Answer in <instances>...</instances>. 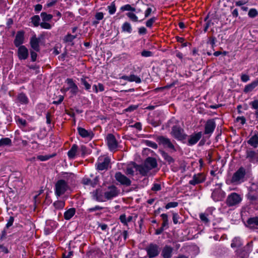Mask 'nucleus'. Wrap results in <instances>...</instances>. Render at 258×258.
<instances>
[{
  "mask_svg": "<svg viewBox=\"0 0 258 258\" xmlns=\"http://www.w3.org/2000/svg\"><path fill=\"white\" fill-rule=\"evenodd\" d=\"M242 245L241 240L240 238L235 237L234 238L231 244L232 247H239Z\"/></svg>",
  "mask_w": 258,
  "mask_h": 258,
  "instance_id": "32",
  "label": "nucleus"
},
{
  "mask_svg": "<svg viewBox=\"0 0 258 258\" xmlns=\"http://www.w3.org/2000/svg\"><path fill=\"white\" fill-rule=\"evenodd\" d=\"M149 258H154L158 256L160 253L159 246L156 244L150 243L146 248Z\"/></svg>",
  "mask_w": 258,
  "mask_h": 258,
  "instance_id": "4",
  "label": "nucleus"
},
{
  "mask_svg": "<svg viewBox=\"0 0 258 258\" xmlns=\"http://www.w3.org/2000/svg\"><path fill=\"white\" fill-rule=\"evenodd\" d=\"M18 101L22 104H27L28 102V98L23 93H21L18 95L17 97Z\"/></svg>",
  "mask_w": 258,
  "mask_h": 258,
  "instance_id": "30",
  "label": "nucleus"
},
{
  "mask_svg": "<svg viewBox=\"0 0 258 258\" xmlns=\"http://www.w3.org/2000/svg\"><path fill=\"white\" fill-rule=\"evenodd\" d=\"M68 85V87L64 88L65 92L70 91L72 95L74 96L77 94L78 92L79 89L77 85L74 82L72 79H67L66 81Z\"/></svg>",
  "mask_w": 258,
  "mask_h": 258,
  "instance_id": "6",
  "label": "nucleus"
},
{
  "mask_svg": "<svg viewBox=\"0 0 258 258\" xmlns=\"http://www.w3.org/2000/svg\"><path fill=\"white\" fill-rule=\"evenodd\" d=\"M258 14L257 11L255 9H251L248 12V15L250 18H254Z\"/></svg>",
  "mask_w": 258,
  "mask_h": 258,
  "instance_id": "46",
  "label": "nucleus"
},
{
  "mask_svg": "<svg viewBox=\"0 0 258 258\" xmlns=\"http://www.w3.org/2000/svg\"><path fill=\"white\" fill-rule=\"evenodd\" d=\"M120 10L122 11H132L135 12L136 11V9L134 7H132L131 5L129 4L125 5L123 6H122L120 8Z\"/></svg>",
  "mask_w": 258,
  "mask_h": 258,
  "instance_id": "36",
  "label": "nucleus"
},
{
  "mask_svg": "<svg viewBox=\"0 0 258 258\" xmlns=\"http://www.w3.org/2000/svg\"><path fill=\"white\" fill-rule=\"evenodd\" d=\"M53 205L56 209H62L64 207L65 203L62 201H57L54 203Z\"/></svg>",
  "mask_w": 258,
  "mask_h": 258,
  "instance_id": "37",
  "label": "nucleus"
},
{
  "mask_svg": "<svg viewBox=\"0 0 258 258\" xmlns=\"http://www.w3.org/2000/svg\"><path fill=\"white\" fill-rule=\"evenodd\" d=\"M11 143V140L8 138H3L0 140V145H9Z\"/></svg>",
  "mask_w": 258,
  "mask_h": 258,
  "instance_id": "45",
  "label": "nucleus"
},
{
  "mask_svg": "<svg viewBox=\"0 0 258 258\" xmlns=\"http://www.w3.org/2000/svg\"><path fill=\"white\" fill-rule=\"evenodd\" d=\"M147 29L144 27H141L139 28V33L140 34H145L147 33Z\"/></svg>",
  "mask_w": 258,
  "mask_h": 258,
  "instance_id": "62",
  "label": "nucleus"
},
{
  "mask_svg": "<svg viewBox=\"0 0 258 258\" xmlns=\"http://www.w3.org/2000/svg\"><path fill=\"white\" fill-rule=\"evenodd\" d=\"M186 137V135L182 134L181 130H179L178 128V140H183Z\"/></svg>",
  "mask_w": 258,
  "mask_h": 258,
  "instance_id": "60",
  "label": "nucleus"
},
{
  "mask_svg": "<svg viewBox=\"0 0 258 258\" xmlns=\"http://www.w3.org/2000/svg\"><path fill=\"white\" fill-rule=\"evenodd\" d=\"M80 146H72L68 151V156L70 159H74L78 156H80Z\"/></svg>",
  "mask_w": 258,
  "mask_h": 258,
  "instance_id": "13",
  "label": "nucleus"
},
{
  "mask_svg": "<svg viewBox=\"0 0 258 258\" xmlns=\"http://www.w3.org/2000/svg\"><path fill=\"white\" fill-rule=\"evenodd\" d=\"M250 105L251 106L253 109L258 110V100H254V101L250 103Z\"/></svg>",
  "mask_w": 258,
  "mask_h": 258,
  "instance_id": "51",
  "label": "nucleus"
},
{
  "mask_svg": "<svg viewBox=\"0 0 258 258\" xmlns=\"http://www.w3.org/2000/svg\"><path fill=\"white\" fill-rule=\"evenodd\" d=\"M81 81L82 84L84 85L86 90H89L91 89V85L87 82L85 78H81Z\"/></svg>",
  "mask_w": 258,
  "mask_h": 258,
  "instance_id": "47",
  "label": "nucleus"
},
{
  "mask_svg": "<svg viewBox=\"0 0 258 258\" xmlns=\"http://www.w3.org/2000/svg\"><path fill=\"white\" fill-rule=\"evenodd\" d=\"M115 178L120 184L127 186L131 184V180L120 172L115 173Z\"/></svg>",
  "mask_w": 258,
  "mask_h": 258,
  "instance_id": "8",
  "label": "nucleus"
},
{
  "mask_svg": "<svg viewBox=\"0 0 258 258\" xmlns=\"http://www.w3.org/2000/svg\"><path fill=\"white\" fill-rule=\"evenodd\" d=\"M138 107V106L136 105H131L128 107H127L125 110L127 112H131L135 110H136Z\"/></svg>",
  "mask_w": 258,
  "mask_h": 258,
  "instance_id": "63",
  "label": "nucleus"
},
{
  "mask_svg": "<svg viewBox=\"0 0 258 258\" xmlns=\"http://www.w3.org/2000/svg\"><path fill=\"white\" fill-rule=\"evenodd\" d=\"M79 147L80 148V155L84 156L86 154H89L90 153V150L88 149L86 146H80Z\"/></svg>",
  "mask_w": 258,
  "mask_h": 258,
  "instance_id": "38",
  "label": "nucleus"
},
{
  "mask_svg": "<svg viewBox=\"0 0 258 258\" xmlns=\"http://www.w3.org/2000/svg\"><path fill=\"white\" fill-rule=\"evenodd\" d=\"M39 39L37 38L35 36H33L30 39L31 46L36 51H39Z\"/></svg>",
  "mask_w": 258,
  "mask_h": 258,
  "instance_id": "20",
  "label": "nucleus"
},
{
  "mask_svg": "<svg viewBox=\"0 0 258 258\" xmlns=\"http://www.w3.org/2000/svg\"><path fill=\"white\" fill-rule=\"evenodd\" d=\"M109 13L110 15L114 14L116 12V7L114 2L112 3L111 4L107 7Z\"/></svg>",
  "mask_w": 258,
  "mask_h": 258,
  "instance_id": "43",
  "label": "nucleus"
},
{
  "mask_svg": "<svg viewBox=\"0 0 258 258\" xmlns=\"http://www.w3.org/2000/svg\"><path fill=\"white\" fill-rule=\"evenodd\" d=\"M242 201V197L236 192L230 194L227 199L226 203L229 206H233L239 204Z\"/></svg>",
  "mask_w": 258,
  "mask_h": 258,
  "instance_id": "5",
  "label": "nucleus"
},
{
  "mask_svg": "<svg viewBox=\"0 0 258 258\" xmlns=\"http://www.w3.org/2000/svg\"><path fill=\"white\" fill-rule=\"evenodd\" d=\"M156 141L160 145H172L168 139L162 136L158 137Z\"/></svg>",
  "mask_w": 258,
  "mask_h": 258,
  "instance_id": "25",
  "label": "nucleus"
},
{
  "mask_svg": "<svg viewBox=\"0 0 258 258\" xmlns=\"http://www.w3.org/2000/svg\"><path fill=\"white\" fill-rule=\"evenodd\" d=\"M17 121L18 124L21 125L23 127H25L26 125L27 121L25 119L21 118H18Z\"/></svg>",
  "mask_w": 258,
  "mask_h": 258,
  "instance_id": "50",
  "label": "nucleus"
},
{
  "mask_svg": "<svg viewBox=\"0 0 258 258\" xmlns=\"http://www.w3.org/2000/svg\"><path fill=\"white\" fill-rule=\"evenodd\" d=\"M156 160L152 157H148L142 165H136L135 168L143 176L148 175L150 171L157 167Z\"/></svg>",
  "mask_w": 258,
  "mask_h": 258,
  "instance_id": "2",
  "label": "nucleus"
},
{
  "mask_svg": "<svg viewBox=\"0 0 258 258\" xmlns=\"http://www.w3.org/2000/svg\"><path fill=\"white\" fill-rule=\"evenodd\" d=\"M126 16L133 22H136L138 21V17L133 13L128 12L126 13Z\"/></svg>",
  "mask_w": 258,
  "mask_h": 258,
  "instance_id": "39",
  "label": "nucleus"
},
{
  "mask_svg": "<svg viewBox=\"0 0 258 258\" xmlns=\"http://www.w3.org/2000/svg\"><path fill=\"white\" fill-rule=\"evenodd\" d=\"M78 131L79 135L83 138H87L88 139H91L94 134L91 131H87L82 127H78Z\"/></svg>",
  "mask_w": 258,
  "mask_h": 258,
  "instance_id": "14",
  "label": "nucleus"
},
{
  "mask_svg": "<svg viewBox=\"0 0 258 258\" xmlns=\"http://www.w3.org/2000/svg\"><path fill=\"white\" fill-rule=\"evenodd\" d=\"M130 82H135L136 83H140L141 82V78L134 74L130 75Z\"/></svg>",
  "mask_w": 258,
  "mask_h": 258,
  "instance_id": "41",
  "label": "nucleus"
},
{
  "mask_svg": "<svg viewBox=\"0 0 258 258\" xmlns=\"http://www.w3.org/2000/svg\"><path fill=\"white\" fill-rule=\"evenodd\" d=\"M247 224L250 228H254L258 226V217L250 218L247 221Z\"/></svg>",
  "mask_w": 258,
  "mask_h": 258,
  "instance_id": "27",
  "label": "nucleus"
},
{
  "mask_svg": "<svg viewBox=\"0 0 258 258\" xmlns=\"http://www.w3.org/2000/svg\"><path fill=\"white\" fill-rule=\"evenodd\" d=\"M55 156V154L51 155H39L37 156V159L41 161H46L49 159L50 158Z\"/></svg>",
  "mask_w": 258,
  "mask_h": 258,
  "instance_id": "44",
  "label": "nucleus"
},
{
  "mask_svg": "<svg viewBox=\"0 0 258 258\" xmlns=\"http://www.w3.org/2000/svg\"><path fill=\"white\" fill-rule=\"evenodd\" d=\"M103 209L102 207L99 206H96L94 207L90 208L88 209V211L89 212H93L94 211H97V210H100Z\"/></svg>",
  "mask_w": 258,
  "mask_h": 258,
  "instance_id": "53",
  "label": "nucleus"
},
{
  "mask_svg": "<svg viewBox=\"0 0 258 258\" xmlns=\"http://www.w3.org/2000/svg\"><path fill=\"white\" fill-rule=\"evenodd\" d=\"M258 85V79L253 81L251 83L245 86L244 92L245 93L252 91Z\"/></svg>",
  "mask_w": 258,
  "mask_h": 258,
  "instance_id": "23",
  "label": "nucleus"
},
{
  "mask_svg": "<svg viewBox=\"0 0 258 258\" xmlns=\"http://www.w3.org/2000/svg\"><path fill=\"white\" fill-rule=\"evenodd\" d=\"M191 44L186 41L183 38L178 37V48H182L186 51L189 50Z\"/></svg>",
  "mask_w": 258,
  "mask_h": 258,
  "instance_id": "15",
  "label": "nucleus"
},
{
  "mask_svg": "<svg viewBox=\"0 0 258 258\" xmlns=\"http://www.w3.org/2000/svg\"><path fill=\"white\" fill-rule=\"evenodd\" d=\"M103 17H104V14L102 12L97 13L95 15V18L98 21L101 20L102 19H103Z\"/></svg>",
  "mask_w": 258,
  "mask_h": 258,
  "instance_id": "57",
  "label": "nucleus"
},
{
  "mask_svg": "<svg viewBox=\"0 0 258 258\" xmlns=\"http://www.w3.org/2000/svg\"><path fill=\"white\" fill-rule=\"evenodd\" d=\"M82 182L84 185H90L92 186H94L96 184L95 182H93L90 179L86 177L83 179Z\"/></svg>",
  "mask_w": 258,
  "mask_h": 258,
  "instance_id": "42",
  "label": "nucleus"
},
{
  "mask_svg": "<svg viewBox=\"0 0 258 258\" xmlns=\"http://www.w3.org/2000/svg\"><path fill=\"white\" fill-rule=\"evenodd\" d=\"M132 216H129L126 217L125 214H122L119 217L120 222L125 225H127V223L132 220Z\"/></svg>",
  "mask_w": 258,
  "mask_h": 258,
  "instance_id": "29",
  "label": "nucleus"
},
{
  "mask_svg": "<svg viewBox=\"0 0 258 258\" xmlns=\"http://www.w3.org/2000/svg\"><path fill=\"white\" fill-rule=\"evenodd\" d=\"M245 176V169L241 167L234 173L231 178L229 181V183L235 185L241 184L246 180Z\"/></svg>",
  "mask_w": 258,
  "mask_h": 258,
  "instance_id": "3",
  "label": "nucleus"
},
{
  "mask_svg": "<svg viewBox=\"0 0 258 258\" xmlns=\"http://www.w3.org/2000/svg\"><path fill=\"white\" fill-rule=\"evenodd\" d=\"M29 55L28 49L24 45L19 46L18 50V56L20 60H25Z\"/></svg>",
  "mask_w": 258,
  "mask_h": 258,
  "instance_id": "9",
  "label": "nucleus"
},
{
  "mask_svg": "<svg viewBox=\"0 0 258 258\" xmlns=\"http://www.w3.org/2000/svg\"><path fill=\"white\" fill-rule=\"evenodd\" d=\"M246 158L251 162H258V153L248 150L247 151Z\"/></svg>",
  "mask_w": 258,
  "mask_h": 258,
  "instance_id": "19",
  "label": "nucleus"
},
{
  "mask_svg": "<svg viewBox=\"0 0 258 258\" xmlns=\"http://www.w3.org/2000/svg\"><path fill=\"white\" fill-rule=\"evenodd\" d=\"M161 185L159 183H155L152 187V190L154 191H159L161 189Z\"/></svg>",
  "mask_w": 258,
  "mask_h": 258,
  "instance_id": "54",
  "label": "nucleus"
},
{
  "mask_svg": "<svg viewBox=\"0 0 258 258\" xmlns=\"http://www.w3.org/2000/svg\"><path fill=\"white\" fill-rule=\"evenodd\" d=\"M107 145H117V142L115 136L111 134H108L106 137Z\"/></svg>",
  "mask_w": 258,
  "mask_h": 258,
  "instance_id": "24",
  "label": "nucleus"
},
{
  "mask_svg": "<svg viewBox=\"0 0 258 258\" xmlns=\"http://www.w3.org/2000/svg\"><path fill=\"white\" fill-rule=\"evenodd\" d=\"M173 249L169 246H165L162 252V255L164 258H170L172 255Z\"/></svg>",
  "mask_w": 258,
  "mask_h": 258,
  "instance_id": "22",
  "label": "nucleus"
},
{
  "mask_svg": "<svg viewBox=\"0 0 258 258\" xmlns=\"http://www.w3.org/2000/svg\"><path fill=\"white\" fill-rule=\"evenodd\" d=\"M202 133L199 132L195 135H191L188 139V143L190 144H196L202 137Z\"/></svg>",
  "mask_w": 258,
  "mask_h": 258,
  "instance_id": "21",
  "label": "nucleus"
},
{
  "mask_svg": "<svg viewBox=\"0 0 258 258\" xmlns=\"http://www.w3.org/2000/svg\"><path fill=\"white\" fill-rule=\"evenodd\" d=\"M101 161V160L99 159L97 165V169L99 170H103L107 169L110 163V159L108 157H105L103 161Z\"/></svg>",
  "mask_w": 258,
  "mask_h": 258,
  "instance_id": "18",
  "label": "nucleus"
},
{
  "mask_svg": "<svg viewBox=\"0 0 258 258\" xmlns=\"http://www.w3.org/2000/svg\"><path fill=\"white\" fill-rule=\"evenodd\" d=\"M131 126L137 128L139 131L142 130V124L139 122H136L134 125H131Z\"/></svg>",
  "mask_w": 258,
  "mask_h": 258,
  "instance_id": "59",
  "label": "nucleus"
},
{
  "mask_svg": "<svg viewBox=\"0 0 258 258\" xmlns=\"http://www.w3.org/2000/svg\"><path fill=\"white\" fill-rule=\"evenodd\" d=\"M14 221V217H10L8 221L7 224H6V228H8L9 227L13 225Z\"/></svg>",
  "mask_w": 258,
  "mask_h": 258,
  "instance_id": "55",
  "label": "nucleus"
},
{
  "mask_svg": "<svg viewBox=\"0 0 258 258\" xmlns=\"http://www.w3.org/2000/svg\"><path fill=\"white\" fill-rule=\"evenodd\" d=\"M31 23L33 24L34 27H37L39 25V22L40 21V17L38 15H35L33 16L31 18Z\"/></svg>",
  "mask_w": 258,
  "mask_h": 258,
  "instance_id": "33",
  "label": "nucleus"
},
{
  "mask_svg": "<svg viewBox=\"0 0 258 258\" xmlns=\"http://www.w3.org/2000/svg\"><path fill=\"white\" fill-rule=\"evenodd\" d=\"M41 16L43 21H49L53 17L52 15H51V14H46L45 12L41 13Z\"/></svg>",
  "mask_w": 258,
  "mask_h": 258,
  "instance_id": "40",
  "label": "nucleus"
},
{
  "mask_svg": "<svg viewBox=\"0 0 258 258\" xmlns=\"http://www.w3.org/2000/svg\"><path fill=\"white\" fill-rule=\"evenodd\" d=\"M76 209L74 208H70L64 213V218L67 220H70L75 214Z\"/></svg>",
  "mask_w": 258,
  "mask_h": 258,
  "instance_id": "26",
  "label": "nucleus"
},
{
  "mask_svg": "<svg viewBox=\"0 0 258 258\" xmlns=\"http://www.w3.org/2000/svg\"><path fill=\"white\" fill-rule=\"evenodd\" d=\"M206 179L205 175L203 173H198L195 174L191 180L189 181V183L193 185L201 183L204 182Z\"/></svg>",
  "mask_w": 258,
  "mask_h": 258,
  "instance_id": "10",
  "label": "nucleus"
},
{
  "mask_svg": "<svg viewBox=\"0 0 258 258\" xmlns=\"http://www.w3.org/2000/svg\"><path fill=\"white\" fill-rule=\"evenodd\" d=\"M64 97L62 95H59L58 97V99L57 100H54L53 101L52 103L54 104H59L63 100Z\"/></svg>",
  "mask_w": 258,
  "mask_h": 258,
  "instance_id": "56",
  "label": "nucleus"
},
{
  "mask_svg": "<svg viewBox=\"0 0 258 258\" xmlns=\"http://www.w3.org/2000/svg\"><path fill=\"white\" fill-rule=\"evenodd\" d=\"M121 29L123 32L131 33L132 32V28L131 24L128 22H124L122 26Z\"/></svg>",
  "mask_w": 258,
  "mask_h": 258,
  "instance_id": "28",
  "label": "nucleus"
},
{
  "mask_svg": "<svg viewBox=\"0 0 258 258\" xmlns=\"http://www.w3.org/2000/svg\"><path fill=\"white\" fill-rule=\"evenodd\" d=\"M64 176L66 181L63 179L58 180L55 184V194L57 197H60L65 193L69 188V183H72L75 180V175L72 173L66 174Z\"/></svg>",
  "mask_w": 258,
  "mask_h": 258,
  "instance_id": "1",
  "label": "nucleus"
},
{
  "mask_svg": "<svg viewBox=\"0 0 258 258\" xmlns=\"http://www.w3.org/2000/svg\"><path fill=\"white\" fill-rule=\"evenodd\" d=\"M8 253L9 250L8 248L3 245H0V253Z\"/></svg>",
  "mask_w": 258,
  "mask_h": 258,
  "instance_id": "58",
  "label": "nucleus"
},
{
  "mask_svg": "<svg viewBox=\"0 0 258 258\" xmlns=\"http://www.w3.org/2000/svg\"><path fill=\"white\" fill-rule=\"evenodd\" d=\"M177 206V202H170L166 205L165 208H166V209H170L171 208L176 207Z\"/></svg>",
  "mask_w": 258,
  "mask_h": 258,
  "instance_id": "52",
  "label": "nucleus"
},
{
  "mask_svg": "<svg viewBox=\"0 0 258 258\" xmlns=\"http://www.w3.org/2000/svg\"><path fill=\"white\" fill-rule=\"evenodd\" d=\"M119 191L115 186L112 185L108 187L107 190L104 192L105 201L116 197Z\"/></svg>",
  "mask_w": 258,
  "mask_h": 258,
  "instance_id": "7",
  "label": "nucleus"
},
{
  "mask_svg": "<svg viewBox=\"0 0 258 258\" xmlns=\"http://www.w3.org/2000/svg\"><path fill=\"white\" fill-rule=\"evenodd\" d=\"M153 52L149 50H144L141 52V55L143 57H150L153 56Z\"/></svg>",
  "mask_w": 258,
  "mask_h": 258,
  "instance_id": "48",
  "label": "nucleus"
},
{
  "mask_svg": "<svg viewBox=\"0 0 258 258\" xmlns=\"http://www.w3.org/2000/svg\"><path fill=\"white\" fill-rule=\"evenodd\" d=\"M157 20V18L155 17H152L148 20L146 22V26L148 28H151L153 27V24Z\"/></svg>",
  "mask_w": 258,
  "mask_h": 258,
  "instance_id": "35",
  "label": "nucleus"
},
{
  "mask_svg": "<svg viewBox=\"0 0 258 258\" xmlns=\"http://www.w3.org/2000/svg\"><path fill=\"white\" fill-rule=\"evenodd\" d=\"M42 28L46 29H50L51 28V26L50 24L46 22H42L40 24Z\"/></svg>",
  "mask_w": 258,
  "mask_h": 258,
  "instance_id": "49",
  "label": "nucleus"
},
{
  "mask_svg": "<svg viewBox=\"0 0 258 258\" xmlns=\"http://www.w3.org/2000/svg\"><path fill=\"white\" fill-rule=\"evenodd\" d=\"M215 126V123L213 120H208L205 125V134H208L212 133Z\"/></svg>",
  "mask_w": 258,
  "mask_h": 258,
  "instance_id": "17",
  "label": "nucleus"
},
{
  "mask_svg": "<svg viewBox=\"0 0 258 258\" xmlns=\"http://www.w3.org/2000/svg\"><path fill=\"white\" fill-rule=\"evenodd\" d=\"M24 39V33L22 31H19L16 34L14 44L16 47L20 46L23 43Z\"/></svg>",
  "mask_w": 258,
  "mask_h": 258,
  "instance_id": "16",
  "label": "nucleus"
},
{
  "mask_svg": "<svg viewBox=\"0 0 258 258\" xmlns=\"http://www.w3.org/2000/svg\"><path fill=\"white\" fill-rule=\"evenodd\" d=\"M77 37V35H73L70 34H67L63 38L64 42L66 43L72 42Z\"/></svg>",
  "mask_w": 258,
  "mask_h": 258,
  "instance_id": "34",
  "label": "nucleus"
},
{
  "mask_svg": "<svg viewBox=\"0 0 258 258\" xmlns=\"http://www.w3.org/2000/svg\"><path fill=\"white\" fill-rule=\"evenodd\" d=\"M167 125L169 128H171V134L175 138H177V120L175 118L171 119L168 122Z\"/></svg>",
  "mask_w": 258,
  "mask_h": 258,
  "instance_id": "11",
  "label": "nucleus"
},
{
  "mask_svg": "<svg viewBox=\"0 0 258 258\" xmlns=\"http://www.w3.org/2000/svg\"><path fill=\"white\" fill-rule=\"evenodd\" d=\"M92 197L93 199L98 202L105 201V194L102 192L101 188L97 189L92 192Z\"/></svg>",
  "mask_w": 258,
  "mask_h": 258,
  "instance_id": "12",
  "label": "nucleus"
},
{
  "mask_svg": "<svg viewBox=\"0 0 258 258\" xmlns=\"http://www.w3.org/2000/svg\"><path fill=\"white\" fill-rule=\"evenodd\" d=\"M241 81L243 82H246L249 80V77L246 74H242L241 76Z\"/></svg>",
  "mask_w": 258,
  "mask_h": 258,
  "instance_id": "61",
  "label": "nucleus"
},
{
  "mask_svg": "<svg viewBox=\"0 0 258 258\" xmlns=\"http://www.w3.org/2000/svg\"><path fill=\"white\" fill-rule=\"evenodd\" d=\"M248 144L251 145H256L258 144V133L252 136L247 142Z\"/></svg>",
  "mask_w": 258,
  "mask_h": 258,
  "instance_id": "31",
  "label": "nucleus"
},
{
  "mask_svg": "<svg viewBox=\"0 0 258 258\" xmlns=\"http://www.w3.org/2000/svg\"><path fill=\"white\" fill-rule=\"evenodd\" d=\"M152 12V9L151 8H148L145 12V17H148L151 13Z\"/></svg>",
  "mask_w": 258,
  "mask_h": 258,
  "instance_id": "64",
  "label": "nucleus"
}]
</instances>
